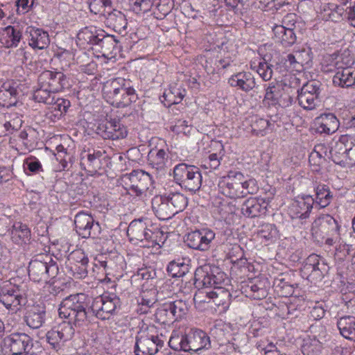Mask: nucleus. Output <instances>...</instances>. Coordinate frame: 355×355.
<instances>
[{
	"instance_id": "72a5a7b5",
	"label": "nucleus",
	"mask_w": 355,
	"mask_h": 355,
	"mask_svg": "<svg viewBox=\"0 0 355 355\" xmlns=\"http://www.w3.org/2000/svg\"><path fill=\"white\" fill-rule=\"evenodd\" d=\"M291 277L288 274L281 273L273 281V288L280 297H289L294 293V287L291 284Z\"/></svg>"
},
{
	"instance_id": "6e6552de",
	"label": "nucleus",
	"mask_w": 355,
	"mask_h": 355,
	"mask_svg": "<svg viewBox=\"0 0 355 355\" xmlns=\"http://www.w3.org/2000/svg\"><path fill=\"white\" fill-rule=\"evenodd\" d=\"M28 291V286L25 284L4 285L0 288V302L7 309L16 312L26 304Z\"/></svg>"
},
{
	"instance_id": "a18cd8bd",
	"label": "nucleus",
	"mask_w": 355,
	"mask_h": 355,
	"mask_svg": "<svg viewBox=\"0 0 355 355\" xmlns=\"http://www.w3.org/2000/svg\"><path fill=\"white\" fill-rule=\"evenodd\" d=\"M75 256L77 258H80V263L75 264L74 266L71 267L73 277L76 279H83L87 276V267L89 259L82 250H76Z\"/></svg>"
},
{
	"instance_id": "e2e57ef3",
	"label": "nucleus",
	"mask_w": 355,
	"mask_h": 355,
	"mask_svg": "<svg viewBox=\"0 0 355 355\" xmlns=\"http://www.w3.org/2000/svg\"><path fill=\"white\" fill-rule=\"evenodd\" d=\"M236 207L234 205L225 201L220 202V205L218 207V211L223 218H227L229 215L234 213Z\"/></svg>"
},
{
	"instance_id": "dca6fc26",
	"label": "nucleus",
	"mask_w": 355,
	"mask_h": 355,
	"mask_svg": "<svg viewBox=\"0 0 355 355\" xmlns=\"http://www.w3.org/2000/svg\"><path fill=\"white\" fill-rule=\"evenodd\" d=\"M324 270L325 265L324 263H320V257L312 254L306 258L301 268V275L311 283L316 282L322 279Z\"/></svg>"
},
{
	"instance_id": "0eeeda50",
	"label": "nucleus",
	"mask_w": 355,
	"mask_h": 355,
	"mask_svg": "<svg viewBox=\"0 0 355 355\" xmlns=\"http://www.w3.org/2000/svg\"><path fill=\"white\" fill-rule=\"evenodd\" d=\"M173 178L182 189L195 193L202 185V174L199 168L194 165L181 163L173 168Z\"/></svg>"
},
{
	"instance_id": "3c124183",
	"label": "nucleus",
	"mask_w": 355,
	"mask_h": 355,
	"mask_svg": "<svg viewBox=\"0 0 355 355\" xmlns=\"http://www.w3.org/2000/svg\"><path fill=\"white\" fill-rule=\"evenodd\" d=\"M282 94L283 89L280 85H269L266 88L263 101H267L269 105H277Z\"/></svg>"
},
{
	"instance_id": "9b49d317",
	"label": "nucleus",
	"mask_w": 355,
	"mask_h": 355,
	"mask_svg": "<svg viewBox=\"0 0 355 355\" xmlns=\"http://www.w3.org/2000/svg\"><path fill=\"white\" fill-rule=\"evenodd\" d=\"M244 175L240 171H230L227 175L222 177L218 182L220 192L233 199L243 198Z\"/></svg>"
},
{
	"instance_id": "2f4dec72",
	"label": "nucleus",
	"mask_w": 355,
	"mask_h": 355,
	"mask_svg": "<svg viewBox=\"0 0 355 355\" xmlns=\"http://www.w3.org/2000/svg\"><path fill=\"white\" fill-rule=\"evenodd\" d=\"M46 320V309L42 305H33L26 313L25 321L32 329H38Z\"/></svg>"
},
{
	"instance_id": "9d476101",
	"label": "nucleus",
	"mask_w": 355,
	"mask_h": 355,
	"mask_svg": "<svg viewBox=\"0 0 355 355\" xmlns=\"http://www.w3.org/2000/svg\"><path fill=\"white\" fill-rule=\"evenodd\" d=\"M184 352L193 353L194 355H211V340L206 332L200 329H191L185 334L183 342Z\"/></svg>"
},
{
	"instance_id": "423d86ee",
	"label": "nucleus",
	"mask_w": 355,
	"mask_h": 355,
	"mask_svg": "<svg viewBox=\"0 0 355 355\" xmlns=\"http://www.w3.org/2000/svg\"><path fill=\"white\" fill-rule=\"evenodd\" d=\"M28 276L35 282L48 283L58 273V266L49 255H38L29 262Z\"/></svg>"
},
{
	"instance_id": "c03bdc74",
	"label": "nucleus",
	"mask_w": 355,
	"mask_h": 355,
	"mask_svg": "<svg viewBox=\"0 0 355 355\" xmlns=\"http://www.w3.org/2000/svg\"><path fill=\"white\" fill-rule=\"evenodd\" d=\"M186 91L177 85L171 86L170 88L164 93L163 97L168 102V106L180 103L185 96Z\"/></svg>"
},
{
	"instance_id": "79ce46f5",
	"label": "nucleus",
	"mask_w": 355,
	"mask_h": 355,
	"mask_svg": "<svg viewBox=\"0 0 355 355\" xmlns=\"http://www.w3.org/2000/svg\"><path fill=\"white\" fill-rule=\"evenodd\" d=\"M6 36L5 45L8 48L16 47L21 39V32L19 26H8L3 30Z\"/></svg>"
},
{
	"instance_id": "c756f323",
	"label": "nucleus",
	"mask_w": 355,
	"mask_h": 355,
	"mask_svg": "<svg viewBox=\"0 0 355 355\" xmlns=\"http://www.w3.org/2000/svg\"><path fill=\"white\" fill-rule=\"evenodd\" d=\"M228 83L232 87H239L241 90L248 92L255 87V78L250 72H239L232 76Z\"/></svg>"
},
{
	"instance_id": "c9c22d12",
	"label": "nucleus",
	"mask_w": 355,
	"mask_h": 355,
	"mask_svg": "<svg viewBox=\"0 0 355 355\" xmlns=\"http://www.w3.org/2000/svg\"><path fill=\"white\" fill-rule=\"evenodd\" d=\"M102 30H97L95 26L85 27L77 35L78 43L85 48V45H96L98 40L101 37Z\"/></svg>"
},
{
	"instance_id": "f03ea898",
	"label": "nucleus",
	"mask_w": 355,
	"mask_h": 355,
	"mask_svg": "<svg viewBox=\"0 0 355 355\" xmlns=\"http://www.w3.org/2000/svg\"><path fill=\"white\" fill-rule=\"evenodd\" d=\"M225 278L226 275L218 268L211 269L205 266L196 269L194 284L199 288H213L206 295L216 305L220 306L226 304L231 297L229 291L223 286Z\"/></svg>"
},
{
	"instance_id": "5701e85b",
	"label": "nucleus",
	"mask_w": 355,
	"mask_h": 355,
	"mask_svg": "<svg viewBox=\"0 0 355 355\" xmlns=\"http://www.w3.org/2000/svg\"><path fill=\"white\" fill-rule=\"evenodd\" d=\"M351 135H341L338 141L331 148L329 155L334 162L338 164H345L347 162V156Z\"/></svg>"
},
{
	"instance_id": "de8ad7c7",
	"label": "nucleus",
	"mask_w": 355,
	"mask_h": 355,
	"mask_svg": "<svg viewBox=\"0 0 355 355\" xmlns=\"http://www.w3.org/2000/svg\"><path fill=\"white\" fill-rule=\"evenodd\" d=\"M216 146L219 148L218 153H211L207 159H205L203 166L208 169L215 170L220 164V160L224 155L223 146L220 142H215Z\"/></svg>"
},
{
	"instance_id": "338daca9",
	"label": "nucleus",
	"mask_w": 355,
	"mask_h": 355,
	"mask_svg": "<svg viewBox=\"0 0 355 355\" xmlns=\"http://www.w3.org/2000/svg\"><path fill=\"white\" fill-rule=\"evenodd\" d=\"M168 306H169V302L164 303L161 308L158 309L157 312V315L159 317L165 316L166 318V320L163 321V322H169L176 320L173 313L169 311Z\"/></svg>"
},
{
	"instance_id": "e433bc0d",
	"label": "nucleus",
	"mask_w": 355,
	"mask_h": 355,
	"mask_svg": "<svg viewBox=\"0 0 355 355\" xmlns=\"http://www.w3.org/2000/svg\"><path fill=\"white\" fill-rule=\"evenodd\" d=\"M10 236L17 244L26 243L30 239L31 231L26 225L15 223L10 230Z\"/></svg>"
},
{
	"instance_id": "4468645a",
	"label": "nucleus",
	"mask_w": 355,
	"mask_h": 355,
	"mask_svg": "<svg viewBox=\"0 0 355 355\" xmlns=\"http://www.w3.org/2000/svg\"><path fill=\"white\" fill-rule=\"evenodd\" d=\"M38 85L49 88L55 94L62 92L70 87L68 77L61 71L46 70L38 76Z\"/></svg>"
},
{
	"instance_id": "a878e982",
	"label": "nucleus",
	"mask_w": 355,
	"mask_h": 355,
	"mask_svg": "<svg viewBox=\"0 0 355 355\" xmlns=\"http://www.w3.org/2000/svg\"><path fill=\"white\" fill-rule=\"evenodd\" d=\"M267 205L268 201L263 198H250L242 205L241 212L245 217L254 218L266 211Z\"/></svg>"
},
{
	"instance_id": "b1692460",
	"label": "nucleus",
	"mask_w": 355,
	"mask_h": 355,
	"mask_svg": "<svg viewBox=\"0 0 355 355\" xmlns=\"http://www.w3.org/2000/svg\"><path fill=\"white\" fill-rule=\"evenodd\" d=\"M333 83L343 88L355 87V68L338 66L333 77Z\"/></svg>"
},
{
	"instance_id": "09e8293b",
	"label": "nucleus",
	"mask_w": 355,
	"mask_h": 355,
	"mask_svg": "<svg viewBox=\"0 0 355 355\" xmlns=\"http://www.w3.org/2000/svg\"><path fill=\"white\" fill-rule=\"evenodd\" d=\"M17 91L15 87L0 90V105L9 107L17 103Z\"/></svg>"
},
{
	"instance_id": "37998d69",
	"label": "nucleus",
	"mask_w": 355,
	"mask_h": 355,
	"mask_svg": "<svg viewBox=\"0 0 355 355\" xmlns=\"http://www.w3.org/2000/svg\"><path fill=\"white\" fill-rule=\"evenodd\" d=\"M189 271V264L184 259L171 261L167 266V272L172 277H181Z\"/></svg>"
},
{
	"instance_id": "052dcab7",
	"label": "nucleus",
	"mask_w": 355,
	"mask_h": 355,
	"mask_svg": "<svg viewBox=\"0 0 355 355\" xmlns=\"http://www.w3.org/2000/svg\"><path fill=\"white\" fill-rule=\"evenodd\" d=\"M200 230L192 231L187 234V238L185 241L187 243V245L193 248L194 250H198V246H200Z\"/></svg>"
},
{
	"instance_id": "5fc2aeb1",
	"label": "nucleus",
	"mask_w": 355,
	"mask_h": 355,
	"mask_svg": "<svg viewBox=\"0 0 355 355\" xmlns=\"http://www.w3.org/2000/svg\"><path fill=\"white\" fill-rule=\"evenodd\" d=\"M272 64L268 62L267 55H265L259 62L257 71L264 80H270L272 76Z\"/></svg>"
},
{
	"instance_id": "4d7b16f0",
	"label": "nucleus",
	"mask_w": 355,
	"mask_h": 355,
	"mask_svg": "<svg viewBox=\"0 0 355 355\" xmlns=\"http://www.w3.org/2000/svg\"><path fill=\"white\" fill-rule=\"evenodd\" d=\"M168 307L169 311L173 313L176 320L181 319L187 314L188 311V306L186 302L180 300L169 302V306H168Z\"/></svg>"
},
{
	"instance_id": "7c9ffc66",
	"label": "nucleus",
	"mask_w": 355,
	"mask_h": 355,
	"mask_svg": "<svg viewBox=\"0 0 355 355\" xmlns=\"http://www.w3.org/2000/svg\"><path fill=\"white\" fill-rule=\"evenodd\" d=\"M312 58L311 50L309 48L303 49L300 51L295 52V54H288L286 62L288 64L289 67L296 71H301L303 69V65L309 64L312 60Z\"/></svg>"
},
{
	"instance_id": "69168bd1",
	"label": "nucleus",
	"mask_w": 355,
	"mask_h": 355,
	"mask_svg": "<svg viewBox=\"0 0 355 355\" xmlns=\"http://www.w3.org/2000/svg\"><path fill=\"white\" fill-rule=\"evenodd\" d=\"M54 110L59 111L60 114L67 112L70 107V101L62 98H55L54 102L51 104Z\"/></svg>"
},
{
	"instance_id": "aec40b11",
	"label": "nucleus",
	"mask_w": 355,
	"mask_h": 355,
	"mask_svg": "<svg viewBox=\"0 0 355 355\" xmlns=\"http://www.w3.org/2000/svg\"><path fill=\"white\" fill-rule=\"evenodd\" d=\"M97 133L105 139L117 140L124 139L128 135V131L119 121L111 120L100 124L97 128Z\"/></svg>"
},
{
	"instance_id": "bf43d9fd",
	"label": "nucleus",
	"mask_w": 355,
	"mask_h": 355,
	"mask_svg": "<svg viewBox=\"0 0 355 355\" xmlns=\"http://www.w3.org/2000/svg\"><path fill=\"white\" fill-rule=\"evenodd\" d=\"M297 17L294 13L287 14L282 20V25H276L277 26L284 27L288 30H293L296 32L300 33V23L297 22Z\"/></svg>"
},
{
	"instance_id": "8fccbe9b",
	"label": "nucleus",
	"mask_w": 355,
	"mask_h": 355,
	"mask_svg": "<svg viewBox=\"0 0 355 355\" xmlns=\"http://www.w3.org/2000/svg\"><path fill=\"white\" fill-rule=\"evenodd\" d=\"M39 87L33 94V99L39 103L50 105L54 102L55 93L50 91L49 88H44L42 85H38Z\"/></svg>"
},
{
	"instance_id": "4c0bfd02",
	"label": "nucleus",
	"mask_w": 355,
	"mask_h": 355,
	"mask_svg": "<svg viewBox=\"0 0 355 355\" xmlns=\"http://www.w3.org/2000/svg\"><path fill=\"white\" fill-rule=\"evenodd\" d=\"M101 34L102 36L100 37L99 40H98L96 46H98L101 49V52L103 55L109 56L116 49V45L119 41L114 35H106L103 31L101 32Z\"/></svg>"
},
{
	"instance_id": "7ed1b4c3",
	"label": "nucleus",
	"mask_w": 355,
	"mask_h": 355,
	"mask_svg": "<svg viewBox=\"0 0 355 355\" xmlns=\"http://www.w3.org/2000/svg\"><path fill=\"white\" fill-rule=\"evenodd\" d=\"M127 235L130 241L144 248L161 247L166 240L163 232L154 227L148 219L132 220L128 227Z\"/></svg>"
},
{
	"instance_id": "ea45409f",
	"label": "nucleus",
	"mask_w": 355,
	"mask_h": 355,
	"mask_svg": "<svg viewBox=\"0 0 355 355\" xmlns=\"http://www.w3.org/2000/svg\"><path fill=\"white\" fill-rule=\"evenodd\" d=\"M107 20L109 26L116 32L122 33L126 29L128 23L125 17L120 11L114 10L109 13Z\"/></svg>"
},
{
	"instance_id": "a211bd4d",
	"label": "nucleus",
	"mask_w": 355,
	"mask_h": 355,
	"mask_svg": "<svg viewBox=\"0 0 355 355\" xmlns=\"http://www.w3.org/2000/svg\"><path fill=\"white\" fill-rule=\"evenodd\" d=\"M163 344L164 341L158 336L141 334L137 336L135 352L136 355H154Z\"/></svg>"
},
{
	"instance_id": "864d4df0",
	"label": "nucleus",
	"mask_w": 355,
	"mask_h": 355,
	"mask_svg": "<svg viewBox=\"0 0 355 355\" xmlns=\"http://www.w3.org/2000/svg\"><path fill=\"white\" fill-rule=\"evenodd\" d=\"M277 234V229L272 224L266 223L261 226L257 236L261 242L272 241Z\"/></svg>"
},
{
	"instance_id": "774afa93",
	"label": "nucleus",
	"mask_w": 355,
	"mask_h": 355,
	"mask_svg": "<svg viewBox=\"0 0 355 355\" xmlns=\"http://www.w3.org/2000/svg\"><path fill=\"white\" fill-rule=\"evenodd\" d=\"M347 156L346 164L350 166H355V135H351L349 145Z\"/></svg>"
},
{
	"instance_id": "f704fd0d",
	"label": "nucleus",
	"mask_w": 355,
	"mask_h": 355,
	"mask_svg": "<svg viewBox=\"0 0 355 355\" xmlns=\"http://www.w3.org/2000/svg\"><path fill=\"white\" fill-rule=\"evenodd\" d=\"M272 31L275 42L280 43L284 47L293 45L297 41V35L300 33L277 26L273 28Z\"/></svg>"
},
{
	"instance_id": "20e7f679",
	"label": "nucleus",
	"mask_w": 355,
	"mask_h": 355,
	"mask_svg": "<svg viewBox=\"0 0 355 355\" xmlns=\"http://www.w3.org/2000/svg\"><path fill=\"white\" fill-rule=\"evenodd\" d=\"M126 80L117 78L107 81L103 87V92L107 101L117 107H124L136 101L137 97L135 90L126 85Z\"/></svg>"
},
{
	"instance_id": "c85d7f7f",
	"label": "nucleus",
	"mask_w": 355,
	"mask_h": 355,
	"mask_svg": "<svg viewBox=\"0 0 355 355\" xmlns=\"http://www.w3.org/2000/svg\"><path fill=\"white\" fill-rule=\"evenodd\" d=\"M26 33L29 35L28 44L33 49H44L50 43L49 33L41 28L29 26Z\"/></svg>"
},
{
	"instance_id": "473e14b6",
	"label": "nucleus",
	"mask_w": 355,
	"mask_h": 355,
	"mask_svg": "<svg viewBox=\"0 0 355 355\" xmlns=\"http://www.w3.org/2000/svg\"><path fill=\"white\" fill-rule=\"evenodd\" d=\"M312 184L315 193V198H313L314 203H316L320 207H326L330 204L333 198L329 187L324 184H321L318 181V178L313 179Z\"/></svg>"
},
{
	"instance_id": "6ab92c4d",
	"label": "nucleus",
	"mask_w": 355,
	"mask_h": 355,
	"mask_svg": "<svg viewBox=\"0 0 355 355\" xmlns=\"http://www.w3.org/2000/svg\"><path fill=\"white\" fill-rule=\"evenodd\" d=\"M313 204L314 199L311 196L299 197L289 206L288 214L293 219H306L309 217Z\"/></svg>"
},
{
	"instance_id": "4be33fe9",
	"label": "nucleus",
	"mask_w": 355,
	"mask_h": 355,
	"mask_svg": "<svg viewBox=\"0 0 355 355\" xmlns=\"http://www.w3.org/2000/svg\"><path fill=\"white\" fill-rule=\"evenodd\" d=\"M316 132L320 134L331 135L334 133L339 128V121L333 113L320 114L315 119Z\"/></svg>"
},
{
	"instance_id": "2eb2a0df",
	"label": "nucleus",
	"mask_w": 355,
	"mask_h": 355,
	"mask_svg": "<svg viewBox=\"0 0 355 355\" xmlns=\"http://www.w3.org/2000/svg\"><path fill=\"white\" fill-rule=\"evenodd\" d=\"M76 232L83 238H96L101 231L98 222H95L91 214L84 211L78 213L74 218Z\"/></svg>"
},
{
	"instance_id": "f257e3e1",
	"label": "nucleus",
	"mask_w": 355,
	"mask_h": 355,
	"mask_svg": "<svg viewBox=\"0 0 355 355\" xmlns=\"http://www.w3.org/2000/svg\"><path fill=\"white\" fill-rule=\"evenodd\" d=\"M120 306V299L114 293L91 300L84 293L71 295L62 300L60 315L69 317L78 326L85 325L91 315L107 320Z\"/></svg>"
},
{
	"instance_id": "680f3d73",
	"label": "nucleus",
	"mask_w": 355,
	"mask_h": 355,
	"mask_svg": "<svg viewBox=\"0 0 355 355\" xmlns=\"http://www.w3.org/2000/svg\"><path fill=\"white\" fill-rule=\"evenodd\" d=\"M242 184H243V198L246 197L248 194H254L259 190L257 182L254 179L245 180L244 178L242 180Z\"/></svg>"
},
{
	"instance_id": "a19ab883",
	"label": "nucleus",
	"mask_w": 355,
	"mask_h": 355,
	"mask_svg": "<svg viewBox=\"0 0 355 355\" xmlns=\"http://www.w3.org/2000/svg\"><path fill=\"white\" fill-rule=\"evenodd\" d=\"M210 334L219 343V345H222L227 340V336L230 335L229 327L222 320L216 321L210 329Z\"/></svg>"
},
{
	"instance_id": "58836bf2",
	"label": "nucleus",
	"mask_w": 355,
	"mask_h": 355,
	"mask_svg": "<svg viewBox=\"0 0 355 355\" xmlns=\"http://www.w3.org/2000/svg\"><path fill=\"white\" fill-rule=\"evenodd\" d=\"M355 317L347 315L342 317L337 322L340 334L345 338L354 340V326Z\"/></svg>"
},
{
	"instance_id": "412c9836",
	"label": "nucleus",
	"mask_w": 355,
	"mask_h": 355,
	"mask_svg": "<svg viewBox=\"0 0 355 355\" xmlns=\"http://www.w3.org/2000/svg\"><path fill=\"white\" fill-rule=\"evenodd\" d=\"M105 152L96 150L83 151L80 155V166L91 174L98 172L102 167V158Z\"/></svg>"
},
{
	"instance_id": "ddd939ff",
	"label": "nucleus",
	"mask_w": 355,
	"mask_h": 355,
	"mask_svg": "<svg viewBox=\"0 0 355 355\" xmlns=\"http://www.w3.org/2000/svg\"><path fill=\"white\" fill-rule=\"evenodd\" d=\"M322 84L318 80L308 81L297 90V101L299 105L304 110H314L320 103L319 96Z\"/></svg>"
},
{
	"instance_id": "cd10ccee",
	"label": "nucleus",
	"mask_w": 355,
	"mask_h": 355,
	"mask_svg": "<svg viewBox=\"0 0 355 355\" xmlns=\"http://www.w3.org/2000/svg\"><path fill=\"white\" fill-rule=\"evenodd\" d=\"M269 283L267 279H255L250 282L245 288L246 295L260 300L266 297L268 294Z\"/></svg>"
},
{
	"instance_id": "603ef678",
	"label": "nucleus",
	"mask_w": 355,
	"mask_h": 355,
	"mask_svg": "<svg viewBox=\"0 0 355 355\" xmlns=\"http://www.w3.org/2000/svg\"><path fill=\"white\" fill-rule=\"evenodd\" d=\"M322 349V342L315 337L304 340L302 346L304 355H319Z\"/></svg>"
},
{
	"instance_id": "393cba45",
	"label": "nucleus",
	"mask_w": 355,
	"mask_h": 355,
	"mask_svg": "<svg viewBox=\"0 0 355 355\" xmlns=\"http://www.w3.org/2000/svg\"><path fill=\"white\" fill-rule=\"evenodd\" d=\"M151 203L154 213L160 220H168L175 215L166 196H155Z\"/></svg>"
},
{
	"instance_id": "f3484780",
	"label": "nucleus",
	"mask_w": 355,
	"mask_h": 355,
	"mask_svg": "<svg viewBox=\"0 0 355 355\" xmlns=\"http://www.w3.org/2000/svg\"><path fill=\"white\" fill-rule=\"evenodd\" d=\"M4 343L12 355L27 354L33 347V341L26 334H12L4 339Z\"/></svg>"
},
{
	"instance_id": "bb28decb",
	"label": "nucleus",
	"mask_w": 355,
	"mask_h": 355,
	"mask_svg": "<svg viewBox=\"0 0 355 355\" xmlns=\"http://www.w3.org/2000/svg\"><path fill=\"white\" fill-rule=\"evenodd\" d=\"M168 158L167 150L155 147L148 154V163L156 171L163 172L166 168Z\"/></svg>"
},
{
	"instance_id": "13d9d810",
	"label": "nucleus",
	"mask_w": 355,
	"mask_h": 355,
	"mask_svg": "<svg viewBox=\"0 0 355 355\" xmlns=\"http://www.w3.org/2000/svg\"><path fill=\"white\" fill-rule=\"evenodd\" d=\"M153 2L154 0H129V4L132 10L137 14L150 10Z\"/></svg>"
},
{
	"instance_id": "39448f33",
	"label": "nucleus",
	"mask_w": 355,
	"mask_h": 355,
	"mask_svg": "<svg viewBox=\"0 0 355 355\" xmlns=\"http://www.w3.org/2000/svg\"><path fill=\"white\" fill-rule=\"evenodd\" d=\"M338 232L337 221L329 214L318 216L312 223L311 234L318 243L333 245L339 237Z\"/></svg>"
},
{
	"instance_id": "0e129e2a",
	"label": "nucleus",
	"mask_w": 355,
	"mask_h": 355,
	"mask_svg": "<svg viewBox=\"0 0 355 355\" xmlns=\"http://www.w3.org/2000/svg\"><path fill=\"white\" fill-rule=\"evenodd\" d=\"M184 335H173L171 336L168 345L171 348L173 349V352H178L180 350H182L184 352V348L183 347V342L184 343Z\"/></svg>"
},
{
	"instance_id": "49530a36",
	"label": "nucleus",
	"mask_w": 355,
	"mask_h": 355,
	"mask_svg": "<svg viewBox=\"0 0 355 355\" xmlns=\"http://www.w3.org/2000/svg\"><path fill=\"white\" fill-rule=\"evenodd\" d=\"M175 214L182 211L187 206V198L181 193H171L166 196Z\"/></svg>"
},
{
	"instance_id": "6e6d98bb",
	"label": "nucleus",
	"mask_w": 355,
	"mask_h": 355,
	"mask_svg": "<svg viewBox=\"0 0 355 355\" xmlns=\"http://www.w3.org/2000/svg\"><path fill=\"white\" fill-rule=\"evenodd\" d=\"M200 246H198V250L206 251L209 249L216 234L213 230L207 228L200 230Z\"/></svg>"
},
{
	"instance_id": "1a4fd4ad",
	"label": "nucleus",
	"mask_w": 355,
	"mask_h": 355,
	"mask_svg": "<svg viewBox=\"0 0 355 355\" xmlns=\"http://www.w3.org/2000/svg\"><path fill=\"white\" fill-rule=\"evenodd\" d=\"M125 190L131 196L142 197L146 195L153 180L150 175L142 170H135L122 178Z\"/></svg>"
},
{
	"instance_id": "f8f14e48",
	"label": "nucleus",
	"mask_w": 355,
	"mask_h": 355,
	"mask_svg": "<svg viewBox=\"0 0 355 355\" xmlns=\"http://www.w3.org/2000/svg\"><path fill=\"white\" fill-rule=\"evenodd\" d=\"M62 305V302H61L58 309L59 316L62 318L68 319L69 321L62 322L58 326L54 327L46 334V340L54 349L58 348L60 343H64L72 338L75 331L72 324H74L76 327H79L78 325H76L73 322V320L69 317H64L62 315H60V309Z\"/></svg>"
}]
</instances>
